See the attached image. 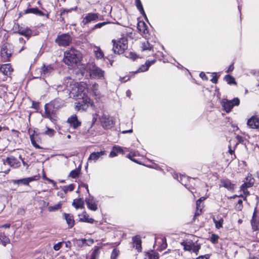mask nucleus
I'll return each instance as SVG.
<instances>
[{"label": "nucleus", "instance_id": "nucleus-44", "mask_svg": "<svg viewBox=\"0 0 259 259\" xmlns=\"http://www.w3.org/2000/svg\"><path fill=\"white\" fill-rule=\"evenodd\" d=\"M119 254V250L117 248H114L112 250V252L111 254L110 258L111 259H117V256Z\"/></svg>", "mask_w": 259, "mask_h": 259}, {"label": "nucleus", "instance_id": "nucleus-41", "mask_svg": "<svg viewBox=\"0 0 259 259\" xmlns=\"http://www.w3.org/2000/svg\"><path fill=\"white\" fill-rule=\"evenodd\" d=\"M74 189V185L73 184L63 186L62 190L66 193L68 191H72Z\"/></svg>", "mask_w": 259, "mask_h": 259}, {"label": "nucleus", "instance_id": "nucleus-45", "mask_svg": "<svg viewBox=\"0 0 259 259\" xmlns=\"http://www.w3.org/2000/svg\"><path fill=\"white\" fill-rule=\"evenodd\" d=\"M77 9V7L76 6L74 8H72L70 9H63L61 12V16L64 15L65 14H67L68 13H71L72 11H76Z\"/></svg>", "mask_w": 259, "mask_h": 259}, {"label": "nucleus", "instance_id": "nucleus-20", "mask_svg": "<svg viewBox=\"0 0 259 259\" xmlns=\"http://www.w3.org/2000/svg\"><path fill=\"white\" fill-rule=\"evenodd\" d=\"M5 162L14 167H18L20 165L19 161L16 158L13 156L7 157L5 160Z\"/></svg>", "mask_w": 259, "mask_h": 259}, {"label": "nucleus", "instance_id": "nucleus-34", "mask_svg": "<svg viewBox=\"0 0 259 259\" xmlns=\"http://www.w3.org/2000/svg\"><path fill=\"white\" fill-rule=\"evenodd\" d=\"M150 66V61H147L144 65H142L136 71V72H144L148 70Z\"/></svg>", "mask_w": 259, "mask_h": 259}, {"label": "nucleus", "instance_id": "nucleus-42", "mask_svg": "<svg viewBox=\"0 0 259 259\" xmlns=\"http://www.w3.org/2000/svg\"><path fill=\"white\" fill-rule=\"evenodd\" d=\"M96 56L98 59L103 58L104 54L102 50L99 48H96V50L94 51Z\"/></svg>", "mask_w": 259, "mask_h": 259}, {"label": "nucleus", "instance_id": "nucleus-63", "mask_svg": "<svg viewBox=\"0 0 259 259\" xmlns=\"http://www.w3.org/2000/svg\"><path fill=\"white\" fill-rule=\"evenodd\" d=\"M80 186L85 188L87 189L88 193L89 194V190L88 188V185L87 184H82L80 185Z\"/></svg>", "mask_w": 259, "mask_h": 259}, {"label": "nucleus", "instance_id": "nucleus-60", "mask_svg": "<svg viewBox=\"0 0 259 259\" xmlns=\"http://www.w3.org/2000/svg\"><path fill=\"white\" fill-rule=\"evenodd\" d=\"M236 138L237 140V141H238V142H239V143H242L243 142V138L242 137H241L240 136L237 135L236 137Z\"/></svg>", "mask_w": 259, "mask_h": 259}, {"label": "nucleus", "instance_id": "nucleus-2", "mask_svg": "<svg viewBox=\"0 0 259 259\" xmlns=\"http://www.w3.org/2000/svg\"><path fill=\"white\" fill-rule=\"evenodd\" d=\"M64 105L63 100L57 98L52 101L45 106V113L44 117L49 118L51 121H56L57 119V110L62 107Z\"/></svg>", "mask_w": 259, "mask_h": 259}, {"label": "nucleus", "instance_id": "nucleus-36", "mask_svg": "<svg viewBox=\"0 0 259 259\" xmlns=\"http://www.w3.org/2000/svg\"><path fill=\"white\" fill-rule=\"evenodd\" d=\"M181 244L184 246V249L186 251H191L194 247V244L191 242H183Z\"/></svg>", "mask_w": 259, "mask_h": 259}, {"label": "nucleus", "instance_id": "nucleus-64", "mask_svg": "<svg viewBox=\"0 0 259 259\" xmlns=\"http://www.w3.org/2000/svg\"><path fill=\"white\" fill-rule=\"evenodd\" d=\"M211 81L214 83H217V81H218V78L216 76H213V77L212 78V79H211Z\"/></svg>", "mask_w": 259, "mask_h": 259}, {"label": "nucleus", "instance_id": "nucleus-7", "mask_svg": "<svg viewBox=\"0 0 259 259\" xmlns=\"http://www.w3.org/2000/svg\"><path fill=\"white\" fill-rule=\"evenodd\" d=\"M55 41L59 46L66 47L71 42L72 38L68 34L64 33L58 36Z\"/></svg>", "mask_w": 259, "mask_h": 259}, {"label": "nucleus", "instance_id": "nucleus-22", "mask_svg": "<svg viewBox=\"0 0 259 259\" xmlns=\"http://www.w3.org/2000/svg\"><path fill=\"white\" fill-rule=\"evenodd\" d=\"M13 69L10 64H6L2 65L0 68V71L4 75H9L11 74Z\"/></svg>", "mask_w": 259, "mask_h": 259}, {"label": "nucleus", "instance_id": "nucleus-30", "mask_svg": "<svg viewBox=\"0 0 259 259\" xmlns=\"http://www.w3.org/2000/svg\"><path fill=\"white\" fill-rule=\"evenodd\" d=\"M136 5L137 8L139 11L141 15H142L145 18H147L146 15L145 13L142 4L140 0H136Z\"/></svg>", "mask_w": 259, "mask_h": 259}, {"label": "nucleus", "instance_id": "nucleus-25", "mask_svg": "<svg viewBox=\"0 0 259 259\" xmlns=\"http://www.w3.org/2000/svg\"><path fill=\"white\" fill-rule=\"evenodd\" d=\"M253 184L254 183H252L251 182H246L241 186V190L243 191L244 195L247 196L249 194L247 188L251 187Z\"/></svg>", "mask_w": 259, "mask_h": 259}, {"label": "nucleus", "instance_id": "nucleus-49", "mask_svg": "<svg viewBox=\"0 0 259 259\" xmlns=\"http://www.w3.org/2000/svg\"><path fill=\"white\" fill-rule=\"evenodd\" d=\"M219 238V237L218 235L212 234L210 237V241L212 243L215 244L217 243Z\"/></svg>", "mask_w": 259, "mask_h": 259}, {"label": "nucleus", "instance_id": "nucleus-8", "mask_svg": "<svg viewBox=\"0 0 259 259\" xmlns=\"http://www.w3.org/2000/svg\"><path fill=\"white\" fill-rule=\"evenodd\" d=\"M98 116L100 118L101 123L103 128L109 129L112 127L114 124V122L112 117H110L104 114H103L101 116L98 114Z\"/></svg>", "mask_w": 259, "mask_h": 259}, {"label": "nucleus", "instance_id": "nucleus-12", "mask_svg": "<svg viewBox=\"0 0 259 259\" xmlns=\"http://www.w3.org/2000/svg\"><path fill=\"white\" fill-rule=\"evenodd\" d=\"M38 179V177L37 176H33L31 177L21 179H19V180H12V183L14 184L23 185L28 186L30 182H31L34 181H36Z\"/></svg>", "mask_w": 259, "mask_h": 259}, {"label": "nucleus", "instance_id": "nucleus-35", "mask_svg": "<svg viewBox=\"0 0 259 259\" xmlns=\"http://www.w3.org/2000/svg\"><path fill=\"white\" fill-rule=\"evenodd\" d=\"M0 240L4 246H6L7 244L10 243V239L7 237L4 233H0Z\"/></svg>", "mask_w": 259, "mask_h": 259}, {"label": "nucleus", "instance_id": "nucleus-4", "mask_svg": "<svg viewBox=\"0 0 259 259\" xmlns=\"http://www.w3.org/2000/svg\"><path fill=\"white\" fill-rule=\"evenodd\" d=\"M112 51L115 54L120 55L127 49V39L125 37H122L118 40L113 39Z\"/></svg>", "mask_w": 259, "mask_h": 259}, {"label": "nucleus", "instance_id": "nucleus-14", "mask_svg": "<svg viewBox=\"0 0 259 259\" xmlns=\"http://www.w3.org/2000/svg\"><path fill=\"white\" fill-rule=\"evenodd\" d=\"M85 202L87 207L90 210L96 211L98 209L97 201H96L93 196L89 195V198H85Z\"/></svg>", "mask_w": 259, "mask_h": 259}, {"label": "nucleus", "instance_id": "nucleus-62", "mask_svg": "<svg viewBox=\"0 0 259 259\" xmlns=\"http://www.w3.org/2000/svg\"><path fill=\"white\" fill-rule=\"evenodd\" d=\"M237 203L239 205L238 207V209H241L242 207V200L241 199L238 200Z\"/></svg>", "mask_w": 259, "mask_h": 259}, {"label": "nucleus", "instance_id": "nucleus-39", "mask_svg": "<svg viewBox=\"0 0 259 259\" xmlns=\"http://www.w3.org/2000/svg\"><path fill=\"white\" fill-rule=\"evenodd\" d=\"M36 137H37V135H30V140L32 144L37 149H40V147L36 144Z\"/></svg>", "mask_w": 259, "mask_h": 259}, {"label": "nucleus", "instance_id": "nucleus-54", "mask_svg": "<svg viewBox=\"0 0 259 259\" xmlns=\"http://www.w3.org/2000/svg\"><path fill=\"white\" fill-rule=\"evenodd\" d=\"M94 241L92 239H86L85 245L91 246L94 243Z\"/></svg>", "mask_w": 259, "mask_h": 259}, {"label": "nucleus", "instance_id": "nucleus-52", "mask_svg": "<svg viewBox=\"0 0 259 259\" xmlns=\"http://www.w3.org/2000/svg\"><path fill=\"white\" fill-rule=\"evenodd\" d=\"M62 243L63 242H60L55 244L53 247L54 249L56 251L59 250L61 248Z\"/></svg>", "mask_w": 259, "mask_h": 259}, {"label": "nucleus", "instance_id": "nucleus-50", "mask_svg": "<svg viewBox=\"0 0 259 259\" xmlns=\"http://www.w3.org/2000/svg\"><path fill=\"white\" fill-rule=\"evenodd\" d=\"M113 150H115L116 153H121L123 154V151L122 148L118 146H115L113 147Z\"/></svg>", "mask_w": 259, "mask_h": 259}, {"label": "nucleus", "instance_id": "nucleus-38", "mask_svg": "<svg viewBox=\"0 0 259 259\" xmlns=\"http://www.w3.org/2000/svg\"><path fill=\"white\" fill-rule=\"evenodd\" d=\"M137 28L141 32L146 33L147 32L146 25L144 22H139Z\"/></svg>", "mask_w": 259, "mask_h": 259}, {"label": "nucleus", "instance_id": "nucleus-6", "mask_svg": "<svg viewBox=\"0 0 259 259\" xmlns=\"http://www.w3.org/2000/svg\"><path fill=\"white\" fill-rule=\"evenodd\" d=\"M240 100L238 98H234L231 100L223 99L222 102V105L224 110L228 113L230 112L234 106H238Z\"/></svg>", "mask_w": 259, "mask_h": 259}, {"label": "nucleus", "instance_id": "nucleus-37", "mask_svg": "<svg viewBox=\"0 0 259 259\" xmlns=\"http://www.w3.org/2000/svg\"><path fill=\"white\" fill-rule=\"evenodd\" d=\"M100 254L99 247L96 246L91 253L90 259H97Z\"/></svg>", "mask_w": 259, "mask_h": 259}, {"label": "nucleus", "instance_id": "nucleus-56", "mask_svg": "<svg viewBox=\"0 0 259 259\" xmlns=\"http://www.w3.org/2000/svg\"><path fill=\"white\" fill-rule=\"evenodd\" d=\"M202 208H203V205H201V202L200 201L197 200L196 201V209H202Z\"/></svg>", "mask_w": 259, "mask_h": 259}, {"label": "nucleus", "instance_id": "nucleus-23", "mask_svg": "<svg viewBox=\"0 0 259 259\" xmlns=\"http://www.w3.org/2000/svg\"><path fill=\"white\" fill-rule=\"evenodd\" d=\"M63 216L69 227L72 228L74 224V221L73 215L69 213H64Z\"/></svg>", "mask_w": 259, "mask_h": 259}, {"label": "nucleus", "instance_id": "nucleus-27", "mask_svg": "<svg viewBox=\"0 0 259 259\" xmlns=\"http://www.w3.org/2000/svg\"><path fill=\"white\" fill-rule=\"evenodd\" d=\"M72 205L76 209L83 208L84 201L82 198L75 199L72 202Z\"/></svg>", "mask_w": 259, "mask_h": 259}, {"label": "nucleus", "instance_id": "nucleus-31", "mask_svg": "<svg viewBox=\"0 0 259 259\" xmlns=\"http://www.w3.org/2000/svg\"><path fill=\"white\" fill-rule=\"evenodd\" d=\"M99 85L97 83H94L92 86L93 94L96 98H100V93L98 91Z\"/></svg>", "mask_w": 259, "mask_h": 259}, {"label": "nucleus", "instance_id": "nucleus-9", "mask_svg": "<svg viewBox=\"0 0 259 259\" xmlns=\"http://www.w3.org/2000/svg\"><path fill=\"white\" fill-rule=\"evenodd\" d=\"M12 53V50L9 48L8 45H4L1 49V55L4 62L9 61V58Z\"/></svg>", "mask_w": 259, "mask_h": 259}, {"label": "nucleus", "instance_id": "nucleus-48", "mask_svg": "<svg viewBox=\"0 0 259 259\" xmlns=\"http://www.w3.org/2000/svg\"><path fill=\"white\" fill-rule=\"evenodd\" d=\"M148 257L149 259H158V253L154 251L149 253Z\"/></svg>", "mask_w": 259, "mask_h": 259}, {"label": "nucleus", "instance_id": "nucleus-40", "mask_svg": "<svg viewBox=\"0 0 259 259\" xmlns=\"http://www.w3.org/2000/svg\"><path fill=\"white\" fill-rule=\"evenodd\" d=\"M225 79L228 84H232L236 83L235 78L230 75H226L225 77Z\"/></svg>", "mask_w": 259, "mask_h": 259}, {"label": "nucleus", "instance_id": "nucleus-59", "mask_svg": "<svg viewBox=\"0 0 259 259\" xmlns=\"http://www.w3.org/2000/svg\"><path fill=\"white\" fill-rule=\"evenodd\" d=\"M44 179L47 180L48 182H49L50 183H51L53 184V186H55L56 185V183L52 180H51L49 178H47L46 176H44L43 177Z\"/></svg>", "mask_w": 259, "mask_h": 259}, {"label": "nucleus", "instance_id": "nucleus-13", "mask_svg": "<svg viewBox=\"0 0 259 259\" xmlns=\"http://www.w3.org/2000/svg\"><path fill=\"white\" fill-rule=\"evenodd\" d=\"M98 13H88L86 16L83 18L81 23L85 25L92 21H96L99 19Z\"/></svg>", "mask_w": 259, "mask_h": 259}, {"label": "nucleus", "instance_id": "nucleus-1", "mask_svg": "<svg viewBox=\"0 0 259 259\" xmlns=\"http://www.w3.org/2000/svg\"><path fill=\"white\" fill-rule=\"evenodd\" d=\"M58 92H66L70 97L83 98L87 93V84L83 82H75L70 77H66L62 85H54Z\"/></svg>", "mask_w": 259, "mask_h": 259}, {"label": "nucleus", "instance_id": "nucleus-5", "mask_svg": "<svg viewBox=\"0 0 259 259\" xmlns=\"http://www.w3.org/2000/svg\"><path fill=\"white\" fill-rule=\"evenodd\" d=\"M90 76L95 79H103L104 71L93 64L88 65Z\"/></svg>", "mask_w": 259, "mask_h": 259}, {"label": "nucleus", "instance_id": "nucleus-11", "mask_svg": "<svg viewBox=\"0 0 259 259\" xmlns=\"http://www.w3.org/2000/svg\"><path fill=\"white\" fill-rule=\"evenodd\" d=\"M18 32L20 34L24 35L27 38H29L32 35H36L37 34L36 31H32L28 27L25 26L19 27Z\"/></svg>", "mask_w": 259, "mask_h": 259}, {"label": "nucleus", "instance_id": "nucleus-3", "mask_svg": "<svg viewBox=\"0 0 259 259\" xmlns=\"http://www.w3.org/2000/svg\"><path fill=\"white\" fill-rule=\"evenodd\" d=\"M81 58L80 53L71 48L64 52L63 61L67 65L73 67L77 65L81 61Z\"/></svg>", "mask_w": 259, "mask_h": 259}, {"label": "nucleus", "instance_id": "nucleus-33", "mask_svg": "<svg viewBox=\"0 0 259 259\" xmlns=\"http://www.w3.org/2000/svg\"><path fill=\"white\" fill-rule=\"evenodd\" d=\"M62 202L61 201L59 202L57 204H56L53 206H49L48 208V211L50 212H53L58 210L62 207Z\"/></svg>", "mask_w": 259, "mask_h": 259}, {"label": "nucleus", "instance_id": "nucleus-24", "mask_svg": "<svg viewBox=\"0 0 259 259\" xmlns=\"http://www.w3.org/2000/svg\"><path fill=\"white\" fill-rule=\"evenodd\" d=\"M221 183L224 187L229 191H232L234 189V185L232 184L229 180H221Z\"/></svg>", "mask_w": 259, "mask_h": 259}, {"label": "nucleus", "instance_id": "nucleus-16", "mask_svg": "<svg viewBox=\"0 0 259 259\" xmlns=\"http://www.w3.org/2000/svg\"><path fill=\"white\" fill-rule=\"evenodd\" d=\"M155 245L157 246V249L162 251L167 247V243L165 238L156 237Z\"/></svg>", "mask_w": 259, "mask_h": 259}, {"label": "nucleus", "instance_id": "nucleus-21", "mask_svg": "<svg viewBox=\"0 0 259 259\" xmlns=\"http://www.w3.org/2000/svg\"><path fill=\"white\" fill-rule=\"evenodd\" d=\"M141 240L139 236H136L133 237V245L138 252L141 251Z\"/></svg>", "mask_w": 259, "mask_h": 259}, {"label": "nucleus", "instance_id": "nucleus-10", "mask_svg": "<svg viewBox=\"0 0 259 259\" xmlns=\"http://www.w3.org/2000/svg\"><path fill=\"white\" fill-rule=\"evenodd\" d=\"M54 68L52 65H45L40 68L36 70L38 71L40 73V76L42 77H47L51 75L54 72Z\"/></svg>", "mask_w": 259, "mask_h": 259}, {"label": "nucleus", "instance_id": "nucleus-43", "mask_svg": "<svg viewBox=\"0 0 259 259\" xmlns=\"http://www.w3.org/2000/svg\"><path fill=\"white\" fill-rule=\"evenodd\" d=\"M75 110L77 111L84 110L85 104H83V102H78L77 103H75Z\"/></svg>", "mask_w": 259, "mask_h": 259}, {"label": "nucleus", "instance_id": "nucleus-46", "mask_svg": "<svg viewBox=\"0 0 259 259\" xmlns=\"http://www.w3.org/2000/svg\"><path fill=\"white\" fill-rule=\"evenodd\" d=\"M79 170L77 169H74L72 170L69 174V177L72 178H76L79 175Z\"/></svg>", "mask_w": 259, "mask_h": 259}, {"label": "nucleus", "instance_id": "nucleus-17", "mask_svg": "<svg viewBox=\"0 0 259 259\" xmlns=\"http://www.w3.org/2000/svg\"><path fill=\"white\" fill-rule=\"evenodd\" d=\"M106 154L105 151H101L99 152H94L92 153L88 158V162H92V161L96 162L102 156Z\"/></svg>", "mask_w": 259, "mask_h": 259}, {"label": "nucleus", "instance_id": "nucleus-61", "mask_svg": "<svg viewBox=\"0 0 259 259\" xmlns=\"http://www.w3.org/2000/svg\"><path fill=\"white\" fill-rule=\"evenodd\" d=\"M201 211H202V209H196L194 217L195 218L197 216L199 215L200 214V213H201Z\"/></svg>", "mask_w": 259, "mask_h": 259}, {"label": "nucleus", "instance_id": "nucleus-29", "mask_svg": "<svg viewBox=\"0 0 259 259\" xmlns=\"http://www.w3.org/2000/svg\"><path fill=\"white\" fill-rule=\"evenodd\" d=\"M25 13H33L39 16H44V13L36 8H28L26 10Z\"/></svg>", "mask_w": 259, "mask_h": 259}, {"label": "nucleus", "instance_id": "nucleus-57", "mask_svg": "<svg viewBox=\"0 0 259 259\" xmlns=\"http://www.w3.org/2000/svg\"><path fill=\"white\" fill-rule=\"evenodd\" d=\"M199 76H200V77L202 79H203L204 80H207V77L206 75H205V74L203 72H200V73L199 74Z\"/></svg>", "mask_w": 259, "mask_h": 259}, {"label": "nucleus", "instance_id": "nucleus-26", "mask_svg": "<svg viewBox=\"0 0 259 259\" xmlns=\"http://www.w3.org/2000/svg\"><path fill=\"white\" fill-rule=\"evenodd\" d=\"M212 219L215 224V227L217 229H220L222 227L224 220L221 216L218 215L216 218H213Z\"/></svg>", "mask_w": 259, "mask_h": 259}, {"label": "nucleus", "instance_id": "nucleus-32", "mask_svg": "<svg viewBox=\"0 0 259 259\" xmlns=\"http://www.w3.org/2000/svg\"><path fill=\"white\" fill-rule=\"evenodd\" d=\"M142 51L143 52L146 51H151L152 49V46L151 45L148 41H144L142 42L141 46Z\"/></svg>", "mask_w": 259, "mask_h": 259}, {"label": "nucleus", "instance_id": "nucleus-51", "mask_svg": "<svg viewBox=\"0 0 259 259\" xmlns=\"http://www.w3.org/2000/svg\"><path fill=\"white\" fill-rule=\"evenodd\" d=\"M55 131L54 130L47 127V130L45 132V134L50 136H52L54 134Z\"/></svg>", "mask_w": 259, "mask_h": 259}, {"label": "nucleus", "instance_id": "nucleus-47", "mask_svg": "<svg viewBox=\"0 0 259 259\" xmlns=\"http://www.w3.org/2000/svg\"><path fill=\"white\" fill-rule=\"evenodd\" d=\"M76 244L79 247H82L85 245L86 239H78L76 240Z\"/></svg>", "mask_w": 259, "mask_h": 259}, {"label": "nucleus", "instance_id": "nucleus-53", "mask_svg": "<svg viewBox=\"0 0 259 259\" xmlns=\"http://www.w3.org/2000/svg\"><path fill=\"white\" fill-rule=\"evenodd\" d=\"M108 22H102L98 23L94 26V28H100L103 27V26L105 25Z\"/></svg>", "mask_w": 259, "mask_h": 259}, {"label": "nucleus", "instance_id": "nucleus-28", "mask_svg": "<svg viewBox=\"0 0 259 259\" xmlns=\"http://www.w3.org/2000/svg\"><path fill=\"white\" fill-rule=\"evenodd\" d=\"M80 221L83 222H87L91 224H93L95 221L93 219L89 218V216L85 212L82 214L80 215Z\"/></svg>", "mask_w": 259, "mask_h": 259}, {"label": "nucleus", "instance_id": "nucleus-58", "mask_svg": "<svg viewBox=\"0 0 259 259\" xmlns=\"http://www.w3.org/2000/svg\"><path fill=\"white\" fill-rule=\"evenodd\" d=\"M117 155V153H116V152L113 150L112 151H111V152L110 153V157H115Z\"/></svg>", "mask_w": 259, "mask_h": 259}, {"label": "nucleus", "instance_id": "nucleus-55", "mask_svg": "<svg viewBox=\"0 0 259 259\" xmlns=\"http://www.w3.org/2000/svg\"><path fill=\"white\" fill-rule=\"evenodd\" d=\"M246 181L247 182H251L252 183H254V180L253 178H252L251 175H248L246 178Z\"/></svg>", "mask_w": 259, "mask_h": 259}, {"label": "nucleus", "instance_id": "nucleus-18", "mask_svg": "<svg viewBox=\"0 0 259 259\" xmlns=\"http://www.w3.org/2000/svg\"><path fill=\"white\" fill-rule=\"evenodd\" d=\"M251 223L254 230L259 229V216L256 208L253 212Z\"/></svg>", "mask_w": 259, "mask_h": 259}, {"label": "nucleus", "instance_id": "nucleus-19", "mask_svg": "<svg viewBox=\"0 0 259 259\" xmlns=\"http://www.w3.org/2000/svg\"><path fill=\"white\" fill-rule=\"evenodd\" d=\"M67 122L69 123L70 126L72 127L74 129L76 128L81 124V122L78 120L75 115H72L69 117L67 120Z\"/></svg>", "mask_w": 259, "mask_h": 259}, {"label": "nucleus", "instance_id": "nucleus-15", "mask_svg": "<svg viewBox=\"0 0 259 259\" xmlns=\"http://www.w3.org/2000/svg\"><path fill=\"white\" fill-rule=\"evenodd\" d=\"M247 125L252 129L259 128V118L256 116H252L248 119Z\"/></svg>", "mask_w": 259, "mask_h": 259}]
</instances>
